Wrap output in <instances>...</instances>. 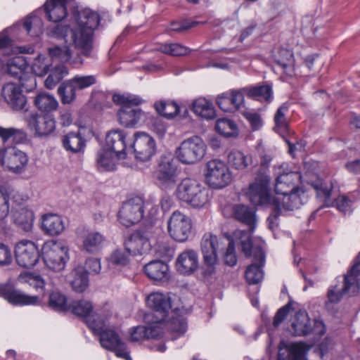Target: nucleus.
<instances>
[{"label": "nucleus", "instance_id": "10", "mask_svg": "<svg viewBox=\"0 0 360 360\" xmlns=\"http://www.w3.org/2000/svg\"><path fill=\"white\" fill-rule=\"evenodd\" d=\"M219 240L216 235L210 232L205 233L200 241V250L202 255V271L204 277L212 276L216 271L218 257L217 250Z\"/></svg>", "mask_w": 360, "mask_h": 360}, {"label": "nucleus", "instance_id": "16", "mask_svg": "<svg viewBox=\"0 0 360 360\" xmlns=\"http://www.w3.org/2000/svg\"><path fill=\"white\" fill-rule=\"evenodd\" d=\"M15 257L17 264L26 269L34 267L38 262L40 254L35 243L31 240H22L15 247Z\"/></svg>", "mask_w": 360, "mask_h": 360}, {"label": "nucleus", "instance_id": "11", "mask_svg": "<svg viewBox=\"0 0 360 360\" xmlns=\"http://www.w3.org/2000/svg\"><path fill=\"white\" fill-rule=\"evenodd\" d=\"M192 227L191 219L179 210L173 212L167 221L169 236L179 243L188 240L192 233Z\"/></svg>", "mask_w": 360, "mask_h": 360}, {"label": "nucleus", "instance_id": "18", "mask_svg": "<svg viewBox=\"0 0 360 360\" xmlns=\"http://www.w3.org/2000/svg\"><path fill=\"white\" fill-rule=\"evenodd\" d=\"M128 141L134 148L136 159L141 162L150 160L156 153V143L153 136H127Z\"/></svg>", "mask_w": 360, "mask_h": 360}, {"label": "nucleus", "instance_id": "26", "mask_svg": "<svg viewBox=\"0 0 360 360\" xmlns=\"http://www.w3.org/2000/svg\"><path fill=\"white\" fill-rule=\"evenodd\" d=\"M130 340L139 342L146 340H159L163 337L164 333L160 325L151 323L148 326H137L129 330Z\"/></svg>", "mask_w": 360, "mask_h": 360}, {"label": "nucleus", "instance_id": "5", "mask_svg": "<svg viewBox=\"0 0 360 360\" xmlns=\"http://www.w3.org/2000/svg\"><path fill=\"white\" fill-rule=\"evenodd\" d=\"M155 230L156 228L151 223L136 230L124 242L126 252L132 256L149 253L152 248L150 239L153 237Z\"/></svg>", "mask_w": 360, "mask_h": 360}, {"label": "nucleus", "instance_id": "12", "mask_svg": "<svg viewBox=\"0 0 360 360\" xmlns=\"http://www.w3.org/2000/svg\"><path fill=\"white\" fill-rule=\"evenodd\" d=\"M145 200L143 197L136 195L124 201L118 212V220L129 227L141 221L144 215Z\"/></svg>", "mask_w": 360, "mask_h": 360}, {"label": "nucleus", "instance_id": "45", "mask_svg": "<svg viewBox=\"0 0 360 360\" xmlns=\"http://www.w3.org/2000/svg\"><path fill=\"white\" fill-rule=\"evenodd\" d=\"M228 162L236 169L243 170L252 163V158L240 150H233L228 155Z\"/></svg>", "mask_w": 360, "mask_h": 360}, {"label": "nucleus", "instance_id": "3", "mask_svg": "<svg viewBox=\"0 0 360 360\" xmlns=\"http://www.w3.org/2000/svg\"><path fill=\"white\" fill-rule=\"evenodd\" d=\"M209 193V189L196 179L185 178L178 184L174 195L190 207L200 209L210 202Z\"/></svg>", "mask_w": 360, "mask_h": 360}, {"label": "nucleus", "instance_id": "17", "mask_svg": "<svg viewBox=\"0 0 360 360\" xmlns=\"http://www.w3.org/2000/svg\"><path fill=\"white\" fill-rule=\"evenodd\" d=\"M177 179V167L174 164V158L172 154L162 155L159 159L157 169V179L165 187L174 186Z\"/></svg>", "mask_w": 360, "mask_h": 360}, {"label": "nucleus", "instance_id": "57", "mask_svg": "<svg viewBox=\"0 0 360 360\" xmlns=\"http://www.w3.org/2000/svg\"><path fill=\"white\" fill-rule=\"evenodd\" d=\"M172 313H174V315L168 322L169 329L174 333L182 335L186 332L187 328L186 319L182 316L177 315L175 311H172Z\"/></svg>", "mask_w": 360, "mask_h": 360}, {"label": "nucleus", "instance_id": "32", "mask_svg": "<svg viewBox=\"0 0 360 360\" xmlns=\"http://www.w3.org/2000/svg\"><path fill=\"white\" fill-rule=\"evenodd\" d=\"M289 106L287 103H283L276 110L274 121V131L280 135H294L295 131L291 129L289 122L285 118V113L288 111Z\"/></svg>", "mask_w": 360, "mask_h": 360}, {"label": "nucleus", "instance_id": "63", "mask_svg": "<svg viewBox=\"0 0 360 360\" xmlns=\"http://www.w3.org/2000/svg\"><path fill=\"white\" fill-rule=\"evenodd\" d=\"M129 255L124 250L117 249L111 253L108 260L113 264L124 266L129 262Z\"/></svg>", "mask_w": 360, "mask_h": 360}, {"label": "nucleus", "instance_id": "25", "mask_svg": "<svg viewBox=\"0 0 360 360\" xmlns=\"http://www.w3.org/2000/svg\"><path fill=\"white\" fill-rule=\"evenodd\" d=\"M265 264V253L259 248L255 249V260L250 264L245 272V277L248 284L259 283L264 278L263 266Z\"/></svg>", "mask_w": 360, "mask_h": 360}, {"label": "nucleus", "instance_id": "60", "mask_svg": "<svg viewBox=\"0 0 360 360\" xmlns=\"http://www.w3.org/2000/svg\"><path fill=\"white\" fill-rule=\"evenodd\" d=\"M77 91L88 88L96 82V79L94 75L79 76L76 75L70 79Z\"/></svg>", "mask_w": 360, "mask_h": 360}, {"label": "nucleus", "instance_id": "21", "mask_svg": "<svg viewBox=\"0 0 360 360\" xmlns=\"http://www.w3.org/2000/svg\"><path fill=\"white\" fill-rule=\"evenodd\" d=\"M1 95L8 105L15 111L27 110V98L20 86L8 82L2 86Z\"/></svg>", "mask_w": 360, "mask_h": 360}, {"label": "nucleus", "instance_id": "48", "mask_svg": "<svg viewBox=\"0 0 360 360\" xmlns=\"http://www.w3.org/2000/svg\"><path fill=\"white\" fill-rule=\"evenodd\" d=\"M48 53L52 60L62 63L70 61L72 56V51L68 45L53 46L48 49Z\"/></svg>", "mask_w": 360, "mask_h": 360}, {"label": "nucleus", "instance_id": "58", "mask_svg": "<svg viewBox=\"0 0 360 360\" xmlns=\"http://www.w3.org/2000/svg\"><path fill=\"white\" fill-rule=\"evenodd\" d=\"M46 58L44 55H39L32 65L33 72L39 77H43L49 71L50 63H47Z\"/></svg>", "mask_w": 360, "mask_h": 360}, {"label": "nucleus", "instance_id": "1", "mask_svg": "<svg viewBox=\"0 0 360 360\" xmlns=\"http://www.w3.org/2000/svg\"><path fill=\"white\" fill-rule=\"evenodd\" d=\"M127 137L96 136L100 146L95 158V167L98 172H113L118 162L126 158Z\"/></svg>", "mask_w": 360, "mask_h": 360}, {"label": "nucleus", "instance_id": "42", "mask_svg": "<svg viewBox=\"0 0 360 360\" xmlns=\"http://www.w3.org/2000/svg\"><path fill=\"white\" fill-rule=\"evenodd\" d=\"M309 184L316 191L317 198L323 202V206L330 207L331 203L330 196L332 188L323 184L322 179L316 178L315 181L309 182Z\"/></svg>", "mask_w": 360, "mask_h": 360}, {"label": "nucleus", "instance_id": "29", "mask_svg": "<svg viewBox=\"0 0 360 360\" xmlns=\"http://www.w3.org/2000/svg\"><path fill=\"white\" fill-rule=\"evenodd\" d=\"M146 275L154 281L165 282L169 279V268L161 260H153L143 266Z\"/></svg>", "mask_w": 360, "mask_h": 360}, {"label": "nucleus", "instance_id": "15", "mask_svg": "<svg viewBox=\"0 0 360 360\" xmlns=\"http://www.w3.org/2000/svg\"><path fill=\"white\" fill-rule=\"evenodd\" d=\"M28 163V157L24 152L15 147L0 150V164L8 171L19 174L22 172Z\"/></svg>", "mask_w": 360, "mask_h": 360}, {"label": "nucleus", "instance_id": "19", "mask_svg": "<svg viewBox=\"0 0 360 360\" xmlns=\"http://www.w3.org/2000/svg\"><path fill=\"white\" fill-rule=\"evenodd\" d=\"M272 60L287 77L292 78L300 75L292 50L283 46L276 48L272 52Z\"/></svg>", "mask_w": 360, "mask_h": 360}, {"label": "nucleus", "instance_id": "46", "mask_svg": "<svg viewBox=\"0 0 360 360\" xmlns=\"http://www.w3.org/2000/svg\"><path fill=\"white\" fill-rule=\"evenodd\" d=\"M157 50L172 56H184L191 53V49L188 47L179 43L160 44L157 47Z\"/></svg>", "mask_w": 360, "mask_h": 360}, {"label": "nucleus", "instance_id": "31", "mask_svg": "<svg viewBox=\"0 0 360 360\" xmlns=\"http://www.w3.org/2000/svg\"><path fill=\"white\" fill-rule=\"evenodd\" d=\"M243 91L248 98L260 102L269 103L274 98L272 86L268 84L245 87Z\"/></svg>", "mask_w": 360, "mask_h": 360}, {"label": "nucleus", "instance_id": "2", "mask_svg": "<svg viewBox=\"0 0 360 360\" xmlns=\"http://www.w3.org/2000/svg\"><path fill=\"white\" fill-rule=\"evenodd\" d=\"M77 27L71 30L72 44L84 56H89L93 49L94 35L98 29L101 16L90 8L79 11L75 15Z\"/></svg>", "mask_w": 360, "mask_h": 360}, {"label": "nucleus", "instance_id": "55", "mask_svg": "<svg viewBox=\"0 0 360 360\" xmlns=\"http://www.w3.org/2000/svg\"><path fill=\"white\" fill-rule=\"evenodd\" d=\"M63 145L67 150L76 153L84 148L86 140L83 136H64Z\"/></svg>", "mask_w": 360, "mask_h": 360}, {"label": "nucleus", "instance_id": "51", "mask_svg": "<svg viewBox=\"0 0 360 360\" xmlns=\"http://www.w3.org/2000/svg\"><path fill=\"white\" fill-rule=\"evenodd\" d=\"M358 292H354L352 289L348 291H345V285L342 290H339L337 285L330 286L327 292L328 300L325 302L326 309L330 308L331 304L338 303L342 298L344 295H349L350 296L355 295Z\"/></svg>", "mask_w": 360, "mask_h": 360}, {"label": "nucleus", "instance_id": "36", "mask_svg": "<svg viewBox=\"0 0 360 360\" xmlns=\"http://www.w3.org/2000/svg\"><path fill=\"white\" fill-rule=\"evenodd\" d=\"M70 285L77 292H83L89 285L87 271L82 266H77L71 272Z\"/></svg>", "mask_w": 360, "mask_h": 360}, {"label": "nucleus", "instance_id": "54", "mask_svg": "<svg viewBox=\"0 0 360 360\" xmlns=\"http://www.w3.org/2000/svg\"><path fill=\"white\" fill-rule=\"evenodd\" d=\"M68 74V68L63 65L56 66L45 80V86L52 89Z\"/></svg>", "mask_w": 360, "mask_h": 360}, {"label": "nucleus", "instance_id": "44", "mask_svg": "<svg viewBox=\"0 0 360 360\" xmlns=\"http://www.w3.org/2000/svg\"><path fill=\"white\" fill-rule=\"evenodd\" d=\"M233 214L236 219L252 226L255 221V211L245 205H236L233 208Z\"/></svg>", "mask_w": 360, "mask_h": 360}, {"label": "nucleus", "instance_id": "28", "mask_svg": "<svg viewBox=\"0 0 360 360\" xmlns=\"http://www.w3.org/2000/svg\"><path fill=\"white\" fill-rule=\"evenodd\" d=\"M198 266V257L193 250H186L177 257L176 267L177 271L184 275L193 274Z\"/></svg>", "mask_w": 360, "mask_h": 360}, {"label": "nucleus", "instance_id": "56", "mask_svg": "<svg viewBox=\"0 0 360 360\" xmlns=\"http://www.w3.org/2000/svg\"><path fill=\"white\" fill-rule=\"evenodd\" d=\"M215 129L219 135H234L238 129L236 124L230 119L221 118L217 120Z\"/></svg>", "mask_w": 360, "mask_h": 360}, {"label": "nucleus", "instance_id": "24", "mask_svg": "<svg viewBox=\"0 0 360 360\" xmlns=\"http://www.w3.org/2000/svg\"><path fill=\"white\" fill-rule=\"evenodd\" d=\"M29 64L25 57L15 56L7 62L4 68L8 75L18 79L22 86H26L27 82L33 79L27 72Z\"/></svg>", "mask_w": 360, "mask_h": 360}, {"label": "nucleus", "instance_id": "39", "mask_svg": "<svg viewBox=\"0 0 360 360\" xmlns=\"http://www.w3.org/2000/svg\"><path fill=\"white\" fill-rule=\"evenodd\" d=\"M34 104L39 111L50 113L57 110L58 103L53 96L46 93H39L34 98Z\"/></svg>", "mask_w": 360, "mask_h": 360}, {"label": "nucleus", "instance_id": "33", "mask_svg": "<svg viewBox=\"0 0 360 360\" xmlns=\"http://www.w3.org/2000/svg\"><path fill=\"white\" fill-rule=\"evenodd\" d=\"M281 195L283 196L282 207L286 210L292 211L299 209L307 201L305 192L300 188H297L288 193Z\"/></svg>", "mask_w": 360, "mask_h": 360}, {"label": "nucleus", "instance_id": "37", "mask_svg": "<svg viewBox=\"0 0 360 360\" xmlns=\"http://www.w3.org/2000/svg\"><path fill=\"white\" fill-rule=\"evenodd\" d=\"M192 110L197 115L206 120H213L217 114L212 103L205 98H198L192 103Z\"/></svg>", "mask_w": 360, "mask_h": 360}, {"label": "nucleus", "instance_id": "6", "mask_svg": "<svg viewBox=\"0 0 360 360\" xmlns=\"http://www.w3.org/2000/svg\"><path fill=\"white\" fill-rule=\"evenodd\" d=\"M270 181V176L264 171L258 173L255 181L250 184L246 195L253 205H273L274 200H280L272 196Z\"/></svg>", "mask_w": 360, "mask_h": 360}, {"label": "nucleus", "instance_id": "43", "mask_svg": "<svg viewBox=\"0 0 360 360\" xmlns=\"http://www.w3.org/2000/svg\"><path fill=\"white\" fill-rule=\"evenodd\" d=\"M236 238H238L242 252L246 257H253L255 260V249L263 250L260 245H255L251 239L250 234L246 231H238L235 233Z\"/></svg>", "mask_w": 360, "mask_h": 360}, {"label": "nucleus", "instance_id": "49", "mask_svg": "<svg viewBox=\"0 0 360 360\" xmlns=\"http://www.w3.org/2000/svg\"><path fill=\"white\" fill-rule=\"evenodd\" d=\"M360 274V262L356 263L345 275V291L352 290L354 292H359V284L357 276Z\"/></svg>", "mask_w": 360, "mask_h": 360}, {"label": "nucleus", "instance_id": "7", "mask_svg": "<svg viewBox=\"0 0 360 360\" xmlns=\"http://www.w3.org/2000/svg\"><path fill=\"white\" fill-rule=\"evenodd\" d=\"M207 144L200 136H191L176 149L178 160L184 165H193L200 161L206 153Z\"/></svg>", "mask_w": 360, "mask_h": 360}, {"label": "nucleus", "instance_id": "8", "mask_svg": "<svg viewBox=\"0 0 360 360\" xmlns=\"http://www.w3.org/2000/svg\"><path fill=\"white\" fill-rule=\"evenodd\" d=\"M204 176L207 184L214 189L225 188L232 180L228 165L219 159H212L206 163Z\"/></svg>", "mask_w": 360, "mask_h": 360}, {"label": "nucleus", "instance_id": "61", "mask_svg": "<svg viewBox=\"0 0 360 360\" xmlns=\"http://www.w3.org/2000/svg\"><path fill=\"white\" fill-rule=\"evenodd\" d=\"M243 116L248 122L252 131H259L263 127L264 122L259 113L252 111H244Z\"/></svg>", "mask_w": 360, "mask_h": 360}, {"label": "nucleus", "instance_id": "38", "mask_svg": "<svg viewBox=\"0 0 360 360\" xmlns=\"http://www.w3.org/2000/svg\"><path fill=\"white\" fill-rule=\"evenodd\" d=\"M156 112L167 119L174 118L180 112V106L175 101L160 100L153 104Z\"/></svg>", "mask_w": 360, "mask_h": 360}, {"label": "nucleus", "instance_id": "4", "mask_svg": "<svg viewBox=\"0 0 360 360\" xmlns=\"http://www.w3.org/2000/svg\"><path fill=\"white\" fill-rule=\"evenodd\" d=\"M112 101L116 105L121 106L117 112L120 124L127 128L134 127L140 120L142 112L140 109H134L132 107L141 105L143 100L140 96L131 94H114Z\"/></svg>", "mask_w": 360, "mask_h": 360}, {"label": "nucleus", "instance_id": "13", "mask_svg": "<svg viewBox=\"0 0 360 360\" xmlns=\"http://www.w3.org/2000/svg\"><path fill=\"white\" fill-rule=\"evenodd\" d=\"M146 304L153 313L144 316L146 322L159 325L166 321L172 307L169 297L161 292H153L147 297Z\"/></svg>", "mask_w": 360, "mask_h": 360}, {"label": "nucleus", "instance_id": "35", "mask_svg": "<svg viewBox=\"0 0 360 360\" xmlns=\"http://www.w3.org/2000/svg\"><path fill=\"white\" fill-rule=\"evenodd\" d=\"M42 229L50 236H58L65 229L61 217L57 214H46L42 217Z\"/></svg>", "mask_w": 360, "mask_h": 360}, {"label": "nucleus", "instance_id": "27", "mask_svg": "<svg viewBox=\"0 0 360 360\" xmlns=\"http://www.w3.org/2000/svg\"><path fill=\"white\" fill-rule=\"evenodd\" d=\"M74 1L46 0L44 4L46 17L49 21L55 23L62 21L68 15L67 4Z\"/></svg>", "mask_w": 360, "mask_h": 360}, {"label": "nucleus", "instance_id": "64", "mask_svg": "<svg viewBox=\"0 0 360 360\" xmlns=\"http://www.w3.org/2000/svg\"><path fill=\"white\" fill-rule=\"evenodd\" d=\"M353 202L346 195H340L334 202L336 208L343 214H350L352 212Z\"/></svg>", "mask_w": 360, "mask_h": 360}, {"label": "nucleus", "instance_id": "30", "mask_svg": "<svg viewBox=\"0 0 360 360\" xmlns=\"http://www.w3.org/2000/svg\"><path fill=\"white\" fill-rule=\"evenodd\" d=\"M307 349L304 343H293L280 347L277 360H304Z\"/></svg>", "mask_w": 360, "mask_h": 360}, {"label": "nucleus", "instance_id": "23", "mask_svg": "<svg viewBox=\"0 0 360 360\" xmlns=\"http://www.w3.org/2000/svg\"><path fill=\"white\" fill-rule=\"evenodd\" d=\"M285 165H282V172L276 179L275 192L276 194H286L299 188L297 184L302 181V176L297 171L285 170Z\"/></svg>", "mask_w": 360, "mask_h": 360}, {"label": "nucleus", "instance_id": "9", "mask_svg": "<svg viewBox=\"0 0 360 360\" xmlns=\"http://www.w3.org/2000/svg\"><path fill=\"white\" fill-rule=\"evenodd\" d=\"M41 256L46 266L56 271L63 270L69 259L68 249L60 242L49 240L42 246Z\"/></svg>", "mask_w": 360, "mask_h": 360}, {"label": "nucleus", "instance_id": "50", "mask_svg": "<svg viewBox=\"0 0 360 360\" xmlns=\"http://www.w3.org/2000/svg\"><path fill=\"white\" fill-rule=\"evenodd\" d=\"M77 89L70 79L63 82L58 88V94L63 104H69L76 98Z\"/></svg>", "mask_w": 360, "mask_h": 360}, {"label": "nucleus", "instance_id": "62", "mask_svg": "<svg viewBox=\"0 0 360 360\" xmlns=\"http://www.w3.org/2000/svg\"><path fill=\"white\" fill-rule=\"evenodd\" d=\"M216 102L219 108L224 112L236 111L235 107L233 106V104H232L231 96L229 91L219 95Z\"/></svg>", "mask_w": 360, "mask_h": 360}, {"label": "nucleus", "instance_id": "47", "mask_svg": "<svg viewBox=\"0 0 360 360\" xmlns=\"http://www.w3.org/2000/svg\"><path fill=\"white\" fill-rule=\"evenodd\" d=\"M34 214L27 209H22L18 212L14 217V222L19 228L24 231H30L33 225Z\"/></svg>", "mask_w": 360, "mask_h": 360}, {"label": "nucleus", "instance_id": "41", "mask_svg": "<svg viewBox=\"0 0 360 360\" xmlns=\"http://www.w3.org/2000/svg\"><path fill=\"white\" fill-rule=\"evenodd\" d=\"M47 306L57 312L68 311L69 304L67 296L58 290H53L49 295Z\"/></svg>", "mask_w": 360, "mask_h": 360}, {"label": "nucleus", "instance_id": "20", "mask_svg": "<svg viewBox=\"0 0 360 360\" xmlns=\"http://www.w3.org/2000/svg\"><path fill=\"white\" fill-rule=\"evenodd\" d=\"M98 335L101 345L103 348L114 352L119 357L126 360L130 359L126 344L121 340L115 330L107 328Z\"/></svg>", "mask_w": 360, "mask_h": 360}, {"label": "nucleus", "instance_id": "53", "mask_svg": "<svg viewBox=\"0 0 360 360\" xmlns=\"http://www.w3.org/2000/svg\"><path fill=\"white\" fill-rule=\"evenodd\" d=\"M92 310V304L86 300L73 301L68 307V311L77 316L84 317V320L91 314Z\"/></svg>", "mask_w": 360, "mask_h": 360}, {"label": "nucleus", "instance_id": "52", "mask_svg": "<svg viewBox=\"0 0 360 360\" xmlns=\"http://www.w3.org/2000/svg\"><path fill=\"white\" fill-rule=\"evenodd\" d=\"M106 319L107 318L102 317L98 313H93L86 318L85 323L95 335H98L107 329Z\"/></svg>", "mask_w": 360, "mask_h": 360}, {"label": "nucleus", "instance_id": "34", "mask_svg": "<svg viewBox=\"0 0 360 360\" xmlns=\"http://www.w3.org/2000/svg\"><path fill=\"white\" fill-rule=\"evenodd\" d=\"M28 124L34 128L35 135H50L56 128V122L49 117H39L33 115L30 117Z\"/></svg>", "mask_w": 360, "mask_h": 360}, {"label": "nucleus", "instance_id": "22", "mask_svg": "<svg viewBox=\"0 0 360 360\" xmlns=\"http://www.w3.org/2000/svg\"><path fill=\"white\" fill-rule=\"evenodd\" d=\"M0 296L14 305H39L41 303L38 296L28 295L8 284H0Z\"/></svg>", "mask_w": 360, "mask_h": 360}, {"label": "nucleus", "instance_id": "40", "mask_svg": "<svg viewBox=\"0 0 360 360\" xmlns=\"http://www.w3.org/2000/svg\"><path fill=\"white\" fill-rule=\"evenodd\" d=\"M105 238L103 235L97 231L88 233L83 240V248L90 253L96 252L100 250Z\"/></svg>", "mask_w": 360, "mask_h": 360}, {"label": "nucleus", "instance_id": "14", "mask_svg": "<svg viewBox=\"0 0 360 360\" xmlns=\"http://www.w3.org/2000/svg\"><path fill=\"white\" fill-rule=\"evenodd\" d=\"M295 336H307L311 333L322 336L326 333V326L323 321H311L306 311L299 310L296 312L291 324Z\"/></svg>", "mask_w": 360, "mask_h": 360}, {"label": "nucleus", "instance_id": "59", "mask_svg": "<svg viewBox=\"0 0 360 360\" xmlns=\"http://www.w3.org/2000/svg\"><path fill=\"white\" fill-rule=\"evenodd\" d=\"M231 136H210L208 141V146L214 151L220 150H226L231 146L230 141Z\"/></svg>", "mask_w": 360, "mask_h": 360}]
</instances>
